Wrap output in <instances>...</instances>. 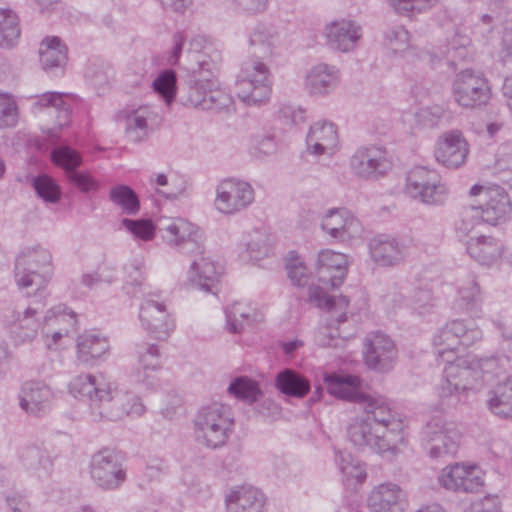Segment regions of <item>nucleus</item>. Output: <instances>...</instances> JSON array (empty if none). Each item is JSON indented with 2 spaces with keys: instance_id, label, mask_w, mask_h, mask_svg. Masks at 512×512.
<instances>
[{
  "instance_id": "obj_64",
  "label": "nucleus",
  "mask_w": 512,
  "mask_h": 512,
  "mask_svg": "<svg viewBox=\"0 0 512 512\" xmlns=\"http://www.w3.org/2000/svg\"><path fill=\"white\" fill-rule=\"evenodd\" d=\"M253 148L260 155H272L277 150V143L273 135H256L253 137Z\"/></svg>"
},
{
  "instance_id": "obj_61",
  "label": "nucleus",
  "mask_w": 512,
  "mask_h": 512,
  "mask_svg": "<svg viewBox=\"0 0 512 512\" xmlns=\"http://www.w3.org/2000/svg\"><path fill=\"white\" fill-rule=\"evenodd\" d=\"M431 0H390L391 5L398 14L409 16L414 12H421L427 8Z\"/></svg>"
},
{
  "instance_id": "obj_50",
  "label": "nucleus",
  "mask_w": 512,
  "mask_h": 512,
  "mask_svg": "<svg viewBox=\"0 0 512 512\" xmlns=\"http://www.w3.org/2000/svg\"><path fill=\"white\" fill-rule=\"evenodd\" d=\"M308 300L320 309L331 311L336 305L340 308L347 307L349 299L346 296H340L338 302L334 297L329 296L323 287L311 285L308 288Z\"/></svg>"
},
{
  "instance_id": "obj_27",
  "label": "nucleus",
  "mask_w": 512,
  "mask_h": 512,
  "mask_svg": "<svg viewBox=\"0 0 512 512\" xmlns=\"http://www.w3.org/2000/svg\"><path fill=\"white\" fill-rule=\"evenodd\" d=\"M228 512H264L263 493L249 485L236 487L225 499Z\"/></svg>"
},
{
  "instance_id": "obj_59",
  "label": "nucleus",
  "mask_w": 512,
  "mask_h": 512,
  "mask_svg": "<svg viewBox=\"0 0 512 512\" xmlns=\"http://www.w3.org/2000/svg\"><path fill=\"white\" fill-rule=\"evenodd\" d=\"M286 269L288 277L294 285L304 287L309 283L310 276L307 267L298 259L291 260Z\"/></svg>"
},
{
  "instance_id": "obj_36",
  "label": "nucleus",
  "mask_w": 512,
  "mask_h": 512,
  "mask_svg": "<svg viewBox=\"0 0 512 512\" xmlns=\"http://www.w3.org/2000/svg\"><path fill=\"white\" fill-rule=\"evenodd\" d=\"M489 409L502 418H512V376L499 382L489 392L487 400Z\"/></svg>"
},
{
  "instance_id": "obj_33",
  "label": "nucleus",
  "mask_w": 512,
  "mask_h": 512,
  "mask_svg": "<svg viewBox=\"0 0 512 512\" xmlns=\"http://www.w3.org/2000/svg\"><path fill=\"white\" fill-rule=\"evenodd\" d=\"M275 387L280 393L298 399L305 397L311 389L310 381L292 369H284L276 375Z\"/></svg>"
},
{
  "instance_id": "obj_8",
  "label": "nucleus",
  "mask_w": 512,
  "mask_h": 512,
  "mask_svg": "<svg viewBox=\"0 0 512 512\" xmlns=\"http://www.w3.org/2000/svg\"><path fill=\"white\" fill-rule=\"evenodd\" d=\"M461 436L455 423L435 417L422 428L421 443L432 459H440L457 453Z\"/></svg>"
},
{
  "instance_id": "obj_29",
  "label": "nucleus",
  "mask_w": 512,
  "mask_h": 512,
  "mask_svg": "<svg viewBox=\"0 0 512 512\" xmlns=\"http://www.w3.org/2000/svg\"><path fill=\"white\" fill-rule=\"evenodd\" d=\"M339 82V71L335 66L318 64L306 77V88L313 95H325L336 88Z\"/></svg>"
},
{
  "instance_id": "obj_57",
  "label": "nucleus",
  "mask_w": 512,
  "mask_h": 512,
  "mask_svg": "<svg viewBox=\"0 0 512 512\" xmlns=\"http://www.w3.org/2000/svg\"><path fill=\"white\" fill-rule=\"evenodd\" d=\"M67 178L83 193L96 192L100 188V183L86 171L77 170L72 172Z\"/></svg>"
},
{
  "instance_id": "obj_13",
  "label": "nucleus",
  "mask_w": 512,
  "mask_h": 512,
  "mask_svg": "<svg viewBox=\"0 0 512 512\" xmlns=\"http://www.w3.org/2000/svg\"><path fill=\"white\" fill-rule=\"evenodd\" d=\"M394 341L386 334L376 331L366 335L363 343V355L366 366L374 371H390L397 359Z\"/></svg>"
},
{
  "instance_id": "obj_52",
  "label": "nucleus",
  "mask_w": 512,
  "mask_h": 512,
  "mask_svg": "<svg viewBox=\"0 0 512 512\" xmlns=\"http://www.w3.org/2000/svg\"><path fill=\"white\" fill-rule=\"evenodd\" d=\"M409 32L402 25H392L385 29L384 45L393 52L403 51L408 47Z\"/></svg>"
},
{
  "instance_id": "obj_5",
  "label": "nucleus",
  "mask_w": 512,
  "mask_h": 512,
  "mask_svg": "<svg viewBox=\"0 0 512 512\" xmlns=\"http://www.w3.org/2000/svg\"><path fill=\"white\" fill-rule=\"evenodd\" d=\"M233 426L234 419L231 408L218 402L202 407L194 419L197 441L212 449L226 444Z\"/></svg>"
},
{
  "instance_id": "obj_26",
  "label": "nucleus",
  "mask_w": 512,
  "mask_h": 512,
  "mask_svg": "<svg viewBox=\"0 0 512 512\" xmlns=\"http://www.w3.org/2000/svg\"><path fill=\"white\" fill-rule=\"evenodd\" d=\"M99 398H94L91 403V415L94 420L117 421L124 417L122 402L125 400L121 397V391L112 389L108 383Z\"/></svg>"
},
{
  "instance_id": "obj_11",
  "label": "nucleus",
  "mask_w": 512,
  "mask_h": 512,
  "mask_svg": "<svg viewBox=\"0 0 512 512\" xmlns=\"http://www.w3.org/2000/svg\"><path fill=\"white\" fill-rule=\"evenodd\" d=\"M90 474L97 486L104 490H116L126 481L122 459L117 451L110 448L92 456Z\"/></svg>"
},
{
  "instance_id": "obj_37",
  "label": "nucleus",
  "mask_w": 512,
  "mask_h": 512,
  "mask_svg": "<svg viewBox=\"0 0 512 512\" xmlns=\"http://www.w3.org/2000/svg\"><path fill=\"white\" fill-rule=\"evenodd\" d=\"M207 49H211L210 46L206 45V40L202 36L194 37L190 42V48L188 50L187 57L189 59V65L187 70L190 73H197L207 71L211 74L216 68V63L211 56L208 54Z\"/></svg>"
},
{
  "instance_id": "obj_53",
  "label": "nucleus",
  "mask_w": 512,
  "mask_h": 512,
  "mask_svg": "<svg viewBox=\"0 0 512 512\" xmlns=\"http://www.w3.org/2000/svg\"><path fill=\"white\" fill-rule=\"evenodd\" d=\"M144 113L145 110L139 109L127 117L126 133L135 143L141 142L147 136V118Z\"/></svg>"
},
{
  "instance_id": "obj_47",
  "label": "nucleus",
  "mask_w": 512,
  "mask_h": 512,
  "mask_svg": "<svg viewBox=\"0 0 512 512\" xmlns=\"http://www.w3.org/2000/svg\"><path fill=\"white\" fill-rule=\"evenodd\" d=\"M251 46H259L264 55H271L272 49L279 43V35L276 30L264 24H258L250 34Z\"/></svg>"
},
{
  "instance_id": "obj_43",
  "label": "nucleus",
  "mask_w": 512,
  "mask_h": 512,
  "mask_svg": "<svg viewBox=\"0 0 512 512\" xmlns=\"http://www.w3.org/2000/svg\"><path fill=\"white\" fill-rule=\"evenodd\" d=\"M228 392L248 403L256 402L262 395L258 383L247 376H238L232 380L228 387Z\"/></svg>"
},
{
  "instance_id": "obj_34",
  "label": "nucleus",
  "mask_w": 512,
  "mask_h": 512,
  "mask_svg": "<svg viewBox=\"0 0 512 512\" xmlns=\"http://www.w3.org/2000/svg\"><path fill=\"white\" fill-rule=\"evenodd\" d=\"M196 227L183 218L166 219L160 222L159 232L165 243L170 247L179 248L191 235H195Z\"/></svg>"
},
{
  "instance_id": "obj_28",
  "label": "nucleus",
  "mask_w": 512,
  "mask_h": 512,
  "mask_svg": "<svg viewBox=\"0 0 512 512\" xmlns=\"http://www.w3.org/2000/svg\"><path fill=\"white\" fill-rule=\"evenodd\" d=\"M220 269L208 257L193 260L188 271V280L196 288L206 293L216 294L218 290Z\"/></svg>"
},
{
  "instance_id": "obj_17",
  "label": "nucleus",
  "mask_w": 512,
  "mask_h": 512,
  "mask_svg": "<svg viewBox=\"0 0 512 512\" xmlns=\"http://www.w3.org/2000/svg\"><path fill=\"white\" fill-rule=\"evenodd\" d=\"M321 229L340 242L360 237L363 232L360 221L345 208L328 210L322 218Z\"/></svg>"
},
{
  "instance_id": "obj_58",
  "label": "nucleus",
  "mask_w": 512,
  "mask_h": 512,
  "mask_svg": "<svg viewBox=\"0 0 512 512\" xmlns=\"http://www.w3.org/2000/svg\"><path fill=\"white\" fill-rule=\"evenodd\" d=\"M510 359L506 355L490 356L479 360V368L484 374L498 375L501 371H506Z\"/></svg>"
},
{
  "instance_id": "obj_54",
  "label": "nucleus",
  "mask_w": 512,
  "mask_h": 512,
  "mask_svg": "<svg viewBox=\"0 0 512 512\" xmlns=\"http://www.w3.org/2000/svg\"><path fill=\"white\" fill-rule=\"evenodd\" d=\"M122 225L136 238L150 241L155 235L156 227L149 219H122Z\"/></svg>"
},
{
  "instance_id": "obj_6",
  "label": "nucleus",
  "mask_w": 512,
  "mask_h": 512,
  "mask_svg": "<svg viewBox=\"0 0 512 512\" xmlns=\"http://www.w3.org/2000/svg\"><path fill=\"white\" fill-rule=\"evenodd\" d=\"M52 256L42 247L25 248L15 261V279L21 288L35 285L39 291L46 286L52 274Z\"/></svg>"
},
{
  "instance_id": "obj_19",
  "label": "nucleus",
  "mask_w": 512,
  "mask_h": 512,
  "mask_svg": "<svg viewBox=\"0 0 512 512\" xmlns=\"http://www.w3.org/2000/svg\"><path fill=\"white\" fill-rule=\"evenodd\" d=\"M468 143L460 131L444 133L436 144V160L447 168H458L464 164L468 155Z\"/></svg>"
},
{
  "instance_id": "obj_18",
  "label": "nucleus",
  "mask_w": 512,
  "mask_h": 512,
  "mask_svg": "<svg viewBox=\"0 0 512 512\" xmlns=\"http://www.w3.org/2000/svg\"><path fill=\"white\" fill-rule=\"evenodd\" d=\"M441 486L455 492L473 493L483 486L475 466L455 465L444 468L438 477Z\"/></svg>"
},
{
  "instance_id": "obj_45",
  "label": "nucleus",
  "mask_w": 512,
  "mask_h": 512,
  "mask_svg": "<svg viewBox=\"0 0 512 512\" xmlns=\"http://www.w3.org/2000/svg\"><path fill=\"white\" fill-rule=\"evenodd\" d=\"M136 354L139 367L137 369H150L152 372L162 370L161 352L157 344L141 342L136 345Z\"/></svg>"
},
{
  "instance_id": "obj_24",
  "label": "nucleus",
  "mask_w": 512,
  "mask_h": 512,
  "mask_svg": "<svg viewBox=\"0 0 512 512\" xmlns=\"http://www.w3.org/2000/svg\"><path fill=\"white\" fill-rule=\"evenodd\" d=\"M347 260L344 254L332 250H323L318 255L317 275L319 282L338 288L344 281L347 271Z\"/></svg>"
},
{
  "instance_id": "obj_2",
  "label": "nucleus",
  "mask_w": 512,
  "mask_h": 512,
  "mask_svg": "<svg viewBox=\"0 0 512 512\" xmlns=\"http://www.w3.org/2000/svg\"><path fill=\"white\" fill-rule=\"evenodd\" d=\"M432 345L435 353L447 362L443 380L437 390L440 405L445 409L465 403L468 392L472 389L473 371L461 365L465 361H454L453 354L460 346V340L455 337L450 322L436 330L432 337Z\"/></svg>"
},
{
  "instance_id": "obj_12",
  "label": "nucleus",
  "mask_w": 512,
  "mask_h": 512,
  "mask_svg": "<svg viewBox=\"0 0 512 512\" xmlns=\"http://www.w3.org/2000/svg\"><path fill=\"white\" fill-rule=\"evenodd\" d=\"M349 165L352 173L363 180H378L393 166L386 148L375 145L358 148L351 156Z\"/></svg>"
},
{
  "instance_id": "obj_22",
  "label": "nucleus",
  "mask_w": 512,
  "mask_h": 512,
  "mask_svg": "<svg viewBox=\"0 0 512 512\" xmlns=\"http://www.w3.org/2000/svg\"><path fill=\"white\" fill-rule=\"evenodd\" d=\"M327 45L334 50L349 52L354 49L362 36L361 26L352 20L341 19L326 25Z\"/></svg>"
},
{
  "instance_id": "obj_25",
  "label": "nucleus",
  "mask_w": 512,
  "mask_h": 512,
  "mask_svg": "<svg viewBox=\"0 0 512 512\" xmlns=\"http://www.w3.org/2000/svg\"><path fill=\"white\" fill-rule=\"evenodd\" d=\"M77 360L85 367H94L103 361L110 345L106 337L93 332H85L77 338Z\"/></svg>"
},
{
  "instance_id": "obj_56",
  "label": "nucleus",
  "mask_w": 512,
  "mask_h": 512,
  "mask_svg": "<svg viewBox=\"0 0 512 512\" xmlns=\"http://www.w3.org/2000/svg\"><path fill=\"white\" fill-rule=\"evenodd\" d=\"M18 122L16 102L6 94H0V128L14 127Z\"/></svg>"
},
{
  "instance_id": "obj_15",
  "label": "nucleus",
  "mask_w": 512,
  "mask_h": 512,
  "mask_svg": "<svg viewBox=\"0 0 512 512\" xmlns=\"http://www.w3.org/2000/svg\"><path fill=\"white\" fill-rule=\"evenodd\" d=\"M139 319L142 327L158 340H166L175 328L164 303L154 299L148 298L142 302Z\"/></svg>"
},
{
  "instance_id": "obj_60",
  "label": "nucleus",
  "mask_w": 512,
  "mask_h": 512,
  "mask_svg": "<svg viewBox=\"0 0 512 512\" xmlns=\"http://www.w3.org/2000/svg\"><path fill=\"white\" fill-rule=\"evenodd\" d=\"M159 372H152L150 369H137L133 374V381L141 384L148 390H157L162 387Z\"/></svg>"
},
{
  "instance_id": "obj_31",
  "label": "nucleus",
  "mask_w": 512,
  "mask_h": 512,
  "mask_svg": "<svg viewBox=\"0 0 512 512\" xmlns=\"http://www.w3.org/2000/svg\"><path fill=\"white\" fill-rule=\"evenodd\" d=\"M503 249V243L491 236L471 239L467 245L469 255L482 265H491L496 262L501 258Z\"/></svg>"
},
{
  "instance_id": "obj_48",
  "label": "nucleus",
  "mask_w": 512,
  "mask_h": 512,
  "mask_svg": "<svg viewBox=\"0 0 512 512\" xmlns=\"http://www.w3.org/2000/svg\"><path fill=\"white\" fill-rule=\"evenodd\" d=\"M32 186L36 194L47 203H57L61 198V190L57 182L43 174L33 178Z\"/></svg>"
},
{
  "instance_id": "obj_38",
  "label": "nucleus",
  "mask_w": 512,
  "mask_h": 512,
  "mask_svg": "<svg viewBox=\"0 0 512 512\" xmlns=\"http://www.w3.org/2000/svg\"><path fill=\"white\" fill-rule=\"evenodd\" d=\"M225 316L228 331L239 334L255 321L256 314L253 308L237 302L225 308Z\"/></svg>"
},
{
  "instance_id": "obj_62",
  "label": "nucleus",
  "mask_w": 512,
  "mask_h": 512,
  "mask_svg": "<svg viewBox=\"0 0 512 512\" xmlns=\"http://www.w3.org/2000/svg\"><path fill=\"white\" fill-rule=\"evenodd\" d=\"M121 397L125 398L122 402L124 416H141L144 414L145 406L138 396L128 392H121Z\"/></svg>"
},
{
  "instance_id": "obj_46",
  "label": "nucleus",
  "mask_w": 512,
  "mask_h": 512,
  "mask_svg": "<svg viewBox=\"0 0 512 512\" xmlns=\"http://www.w3.org/2000/svg\"><path fill=\"white\" fill-rule=\"evenodd\" d=\"M177 75L174 70L166 69L158 74L152 82L153 90L167 105H170L176 96Z\"/></svg>"
},
{
  "instance_id": "obj_9",
  "label": "nucleus",
  "mask_w": 512,
  "mask_h": 512,
  "mask_svg": "<svg viewBox=\"0 0 512 512\" xmlns=\"http://www.w3.org/2000/svg\"><path fill=\"white\" fill-rule=\"evenodd\" d=\"M405 190L411 198L427 205H441L448 195V188L439 173L424 166L408 172Z\"/></svg>"
},
{
  "instance_id": "obj_40",
  "label": "nucleus",
  "mask_w": 512,
  "mask_h": 512,
  "mask_svg": "<svg viewBox=\"0 0 512 512\" xmlns=\"http://www.w3.org/2000/svg\"><path fill=\"white\" fill-rule=\"evenodd\" d=\"M20 34L17 14L11 9L0 8V47H13Z\"/></svg>"
},
{
  "instance_id": "obj_4",
  "label": "nucleus",
  "mask_w": 512,
  "mask_h": 512,
  "mask_svg": "<svg viewBox=\"0 0 512 512\" xmlns=\"http://www.w3.org/2000/svg\"><path fill=\"white\" fill-rule=\"evenodd\" d=\"M187 91L183 104L203 111L231 112L232 96L220 88L219 81L207 71L191 73L186 81Z\"/></svg>"
},
{
  "instance_id": "obj_21",
  "label": "nucleus",
  "mask_w": 512,
  "mask_h": 512,
  "mask_svg": "<svg viewBox=\"0 0 512 512\" xmlns=\"http://www.w3.org/2000/svg\"><path fill=\"white\" fill-rule=\"evenodd\" d=\"M406 506V493L399 485L392 482L374 487L368 497L370 512H404Z\"/></svg>"
},
{
  "instance_id": "obj_23",
  "label": "nucleus",
  "mask_w": 512,
  "mask_h": 512,
  "mask_svg": "<svg viewBox=\"0 0 512 512\" xmlns=\"http://www.w3.org/2000/svg\"><path fill=\"white\" fill-rule=\"evenodd\" d=\"M53 393L43 381H27L19 395L20 407L34 416L46 414L51 408Z\"/></svg>"
},
{
  "instance_id": "obj_10",
  "label": "nucleus",
  "mask_w": 512,
  "mask_h": 512,
  "mask_svg": "<svg viewBox=\"0 0 512 512\" xmlns=\"http://www.w3.org/2000/svg\"><path fill=\"white\" fill-rule=\"evenodd\" d=\"M455 101L463 108H478L490 99V86L487 79L473 70L466 69L456 74L453 86Z\"/></svg>"
},
{
  "instance_id": "obj_30",
  "label": "nucleus",
  "mask_w": 512,
  "mask_h": 512,
  "mask_svg": "<svg viewBox=\"0 0 512 512\" xmlns=\"http://www.w3.org/2000/svg\"><path fill=\"white\" fill-rule=\"evenodd\" d=\"M336 126L331 122H317L312 125L306 137L308 150L320 156L337 144Z\"/></svg>"
},
{
  "instance_id": "obj_3",
  "label": "nucleus",
  "mask_w": 512,
  "mask_h": 512,
  "mask_svg": "<svg viewBox=\"0 0 512 512\" xmlns=\"http://www.w3.org/2000/svg\"><path fill=\"white\" fill-rule=\"evenodd\" d=\"M471 196L480 197V205L464 208L458 229L469 233L476 225L485 222L496 225L506 221L511 213L512 204L506 190L498 185L483 186L475 184L470 189Z\"/></svg>"
},
{
  "instance_id": "obj_32",
  "label": "nucleus",
  "mask_w": 512,
  "mask_h": 512,
  "mask_svg": "<svg viewBox=\"0 0 512 512\" xmlns=\"http://www.w3.org/2000/svg\"><path fill=\"white\" fill-rule=\"evenodd\" d=\"M107 384L102 375L81 374L72 379L69 391L75 398L87 400L91 409L94 398H99Z\"/></svg>"
},
{
  "instance_id": "obj_7",
  "label": "nucleus",
  "mask_w": 512,
  "mask_h": 512,
  "mask_svg": "<svg viewBox=\"0 0 512 512\" xmlns=\"http://www.w3.org/2000/svg\"><path fill=\"white\" fill-rule=\"evenodd\" d=\"M236 94L248 106L267 102L271 95L270 72L267 65L257 60L245 62L236 81Z\"/></svg>"
},
{
  "instance_id": "obj_51",
  "label": "nucleus",
  "mask_w": 512,
  "mask_h": 512,
  "mask_svg": "<svg viewBox=\"0 0 512 512\" xmlns=\"http://www.w3.org/2000/svg\"><path fill=\"white\" fill-rule=\"evenodd\" d=\"M457 301L464 310H472L481 301V292L475 276L471 275L467 283L459 287Z\"/></svg>"
},
{
  "instance_id": "obj_16",
  "label": "nucleus",
  "mask_w": 512,
  "mask_h": 512,
  "mask_svg": "<svg viewBox=\"0 0 512 512\" xmlns=\"http://www.w3.org/2000/svg\"><path fill=\"white\" fill-rule=\"evenodd\" d=\"M347 435L349 440L360 448L369 447L377 453L398 451L393 445V439L389 437L388 440L381 432H376L375 426L365 417L354 419L347 428Z\"/></svg>"
},
{
  "instance_id": "obj_20",
  "label": "nucleus",
  "mask_w": 512,
  "mask_h": 512,
  "mask_svg": "<svg viewBox=\"0 0 512 512\" xmlns=\"http://www.w3.org/2000/svg\"><path fill=\"white\" fill-rule=\"evenodd\" d=\"M368 247L371 259L382 267L400 264L407 254V246L403 241L385 234L373 237Z\"/></svg>"
},
{
  "instance_id": "obj_63",
  "label": "nucleus",
  "mask_w": 512,
  "mask_h": 512,
  "mask_svg": "<svg viewBox=\"0 0 512 512\" xmlns=\"http://www.w3.org/2000/svg\"><path fill=\"white\" fill-rule=\"evenodd\" d=\"M143 262L139 259H134L125 265L127 273L126 283L128 285L140 287L144 281Z\"/></svg>"
},
{
  "instance_id": "obj_35",
  "label": "nucleus",
  "mask_w": 512,
  "mask_h": 512,
  "mask_svg": "<svg viewBox=\"0 0 512 512\" xmlns=\"http://www.w3.org/2000/svg\"><path fill=\"white\" fill-rule=\"evenodd\" d=\"M39 58L45 71L60 68L67 61V47L57 36L46 37L40 44Z\"/></svg>"
},
{
  "instance_id": "obj_49",
  "label": "nucleus",
  "mask_w": 512,
  "mask_h": 512,
  "mask_svg": "<svg viewBox=\"0 0 512 512\" xmlns=\"http://www.w3.org/2000/svg\"><path fill=\"white\" fill-rule=\"evenodd\" d=\"M449 322L455 337L460 340V345L469 347L481 340L482 331L475 326L473 321L455 319Z\"/></svg>"
},
{
  "instance_id": "obj_44",
  "label": "nucleus",
  "mask_w": 512,
  "mask_h": 512,
  "mask_svg": "<svg viewBox=\"0 0 512 512\" xmlns=\"http://www.w3.org/2000/svg\"><path fill=\"white\" fill-rule=\"evenodd\" d=\"M40 312L38 307L29 306L22 314L19 313L17 318V324H15V329H18L17 333L20 341H31L36 335L37 331L40 327V323L36 318V315Z\"/></svg>"
},
{
  "instance_id": "obj_41",
  "label": "nucleus",
  "mask_w": 512,
  "mask_h": 512,
  "mask_svg": "<svg viewBox=\"0 0 512 512\" xmlns=\"http://www.w3.org/2000/svg\"><path fill=\"white\" fill-rule=\"evenodd\" d=\"M109 199L127 215H136L140 210L138 195L127 185L121 184L111 188Z\"/></svg>"
},
{
  "instance_id": "obj_14",
  "label": "nucleus",
  "mask_w": 512,
  "mask_h": 512,
  "mask_svg": "<svg viewBox=\"0 0 512 512\" xmlns=\"http://www.w3.org/2000/svg\"><path fill=\"white\" fill-rule=\"evenodd\" d=\"M216 193L215 206L225 214L239 212L254 201V190L245 181L226 179L217 186Z\"/></svg>"
},
{
  "instance_id": "obj_55",
  "label": "nucleus",
  "mask_w": 512,
  "mask_h": 512,
  "mask_svg": "<svg viewBox=\"0 0 512 512\" xmlns=\"http://www.w3.org/2000/svg\"><path fill=\"white\" fill-rule=\"evenodd\" d=\"M339 465L344 480L348 484H362L366 480V470L359 461L342 457Z\"/></svg>"
},
{
  "instance_id": "obj_42",
  "label": "nucleus",
  "mask_w": 512,
  "mask_h": 512,
  "mask_svg": "<svg viewBox=\"0 0 512 512\" xmlns=\"http://www.w3.org/2000/svg\"><path fill=\"white\" fill-rule=\"evenodd\" d=\"M51 160L56 166L61 167L65 171L67 177L72 172H76L83 162L80 152L64 144L52 149Z\"/></svg>"
},
{
  "instance_id": "obj_39",
  "label": "nucleus",
  "mask_w": 512,
  "mask_h": 512,
  "mask_svg": "<svg viewBox=\"0 0 512 512\" xmlns=\"http://www.w3.org/2000/svg\"><path fill=\"white\" fill-rule=\"evenodd\" d=\"M20 459L26 469L37 472L39 476H41V472L48 474L53 465L47 450L38 445L23 448Z\"/></svg>"
},
{
  "instance_id": "obj_1",
  "label": "nucleus",
  "mask_w": 512,
  "mask_h": 512,
  "mask_svg": "<svg viewBox=\"0 0 512 512\" xmlns=\"http://www.w3.org/2000/svg\"><path fill=\"white\" fill-rule=\"evenodd\" d=\"M323 380L330 395L360 405L364 417L372 422L375 431L381 432L388 440L392 438L397 449L406 443L404 421L384 397L365 392L360 377L332 372L324 374Z\"/></svg>"
}]
</instances>
